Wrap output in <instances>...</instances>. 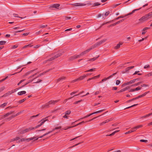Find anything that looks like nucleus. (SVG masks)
Listing matches in <instances>:
<instances>
[{
    "mask_svg": "<svg viewBox=\"0 0 152 152\" xmlns=\"http://www.w3.org/2000/svg\"><path fill=\"white\" fill-rule=\"evenodd\" d=\"M48 117H46L45 118L42 119V120H41V121L39 122H41L40 124H39L37 126H36L35 127H29V128L21 130L18 131V134H24L26 133L29 132L31 130L34 129H35L37 128L40 126H41L46 121H48V120L47 119Z\"/></svg>",
    "mask_w": 152,
    "mask_h": 152,
    "instance_id": "1",
    "label": "nucleus"
},
{
    "mask_svg": "<svg viewBox=\"0 0 152 152\" xmlns=\"http://www.w3.org/2000/svg\"><path fill=\"white\" fill-rule=\"evenodd\" d=\"M150 18L148 14L145 15L139 19L140 23H143Z\"/></svg>",
    "mask_w": 152,
    "mask_h": 152,
    "instance_id": "2",
    "label": "nucleus"
},
{
    "mask_svg": "<svg viewBox=\"0 0 152 152\" xmlns=\"http://www.w3.org/2000/svg\"><path fill=\"white\" fill-rule=\"evenodd\" d=\"M61 55V54L60 53H58L56 54L54 56L51 57V58L48 59L45 61H44V63H45L48 61H52L55 59L56 58H57L58 57L60 56Z\"/></svg>",
    "mask_w": 152,
    "mask_h": 152,
    "instance_id": "3",
    "label": "nucleus"
},
{
    "mask_svg": "<svg viewBox=\"0 0 152 152\" xmlns=\"http://www.w3.org/2000/svg\"><path fill=\"white\" fill-rule=\"evenodd\" d=\"M59 100H51L48 103H46L45 105V107H49V105L50 104H54L58 102Z\"/></svg>",
    "mask_w": 152,
    "mask_h": 152,
    "instance_id": "4",
    "label": "nucleus"
},
{
    "mask_svg": "<svg viewBox=\"0 0 152 152\" xmlns=\"http://www.w3.org/2000/svg\"><path fill=\"white\" fill-rule=\"evenodd\" d=\"M106 39H104L95 44L94 45L92 46L93 48L94 49L95 48H96V47H98V46L102 44L104 42L106 41Z\"/></svg>",
    "mask_w": 152,
    "mask_h": 152,
    "instance_id": "5",
    "label": "nucleus"
},
{
    "mask_svg": "<svg viewBox=\"0 0 152 152\" xmlns=\"http://www.w3.org/2000/svg\"><path fill=\"white\" fill-rule=\"evenodd\" d=\"M141 9V8H140L138 9H136L132 11V12H131L129 13H128L127 14H126L124 16L121 15V16H120L119 18H124L125 17L127 16H128L129 15H131L133 13H134L136 11H138V10H140Z\"/></svg>",
    "mask_w": 152,
    "mask_h": 152,
    "instance_id": "6",
    "label": "nucleus"
},
{
    "mask_svg": "<svg viewBox=\"0 0 152 152\" xmlns=\"http://www.w3.org/2000/svg\"><path fill=\"white\" fill-rule=\"evenodd\" d=\"M71 4L74 7H82L85 6L86 5L84 3H77L74 4Z\"/></svg>",
    "mask_w": 152,
    "mask_h": 152,
    "instance_id": "7",
    "label": "nucleus"
},
{
    "mask_svg": "<svg viewBox=\"0 0 152 152\" xmlns=\"http://www.w3.org/2000/svg\"><path fill=\"white\" fill-rule=\"evenodd\" d=\"M93 49L94 48H92V46H91V48H89V49L86 50L80 54L79 55L80 56H80H82L83 55H84L86 54L87 53H88L89 51H90L91 50H92V49Z\"/></svg>",
    "mask_w": 152,
    "mask_h": 152,
    "instance_id": "8",
    "label": "nucleus"
},
{
    "mask_svg": "<svg viewBox=\"0 0 152 152\" xmlns=\"http://www.w3.org/2000/svg\"><path fill=\"white\" fill-rule=\"evenodd\" d=\"M21 113V112H20L17 113L15 115H12L11 117L9 118H7L6 119V120L7 121H9L12 118H14L15 117L19 115Z\"/></svg>",
    "mask_w": 152,
    "mask_h": 152,
    "instance_id": "9",
    "label": "nucleus"
},
{
    "mask_svg": "<svg viewBox=\"0 0 152 152\" xmlns=\"http://www.w3.org/2000/svg\"><path fill=\"white\" fill-rule=\"evenodd\" d=\"M149 92V91L146 92L142 95H141L135 98H133L132 99L133 100H134L137 99L139 98L145 96L146 95V94H148Z\"/></svg>",
    "mask_w": 152,
    "mask_h": 152,
    "instance_id": "10",
    "label": "nucleus"
},
{
    "mask_svg": "<svg viewBox=\"0 0 152 152\" xmlns=\"http://www.w3.org/2000/svg\"><path fill=\"white\" fill-rule=\"evenodd\" d=\"M52 70V68L50 69H48L46 70L45 71H44V72H43L42 73H41L37 77H36L35 78H37L38 77H39L41 76H42V75H44L46 73L48 72H49L50 71H51V70Z\"/></svg>",
    "mask_w": 152,
    "mask_h": 152,
    "instance_id": "11",
    "label": "nucleus"
},
{
    "mask_svg": "<svg viewBox=\"0 0 152 152\" xmlns=\"http://www.w3.org/2000/svg\"><path fill=\"white\" fill-rule=\"evenodd\" d=\"M79 57H80V56H79V55H75L73 56H72L70 57L69 58V60L70 61H72L75 59H76L77 58H79Z\"/></svg>",
    "mask_w": 152,
    "mask_h": 152,
    "instance_id": "12",
    "label": "nucleus"
},
{
    "mask_svg": "<svg viewBox=\"0 0 152 152\" xmlns=\"http://www.w3.org/2000/svg\"><path fill=\"white\" fill-rule=\"evenodd\" d=\"M116 72L113 73V74H112L110 76H109L108 77H107L106 78H104L102 80V82H104L105 81H106L107 80V79H109L110 78L112 77L113 76L115 75L116 74Z\"/></svg>",
    "mask_w": 152,
    "mask_h": 152,
    "instance_id": "13",
    "label": "nucleus"
},
{
    "mask_svg": "<svg viewBox=\"0 0 152 152\" xmlns=\"http://www.w3.org/2000/svg\"><path fill=\"white\" fill-rule=\"evenodd\" d=\"M60 6L59 4H55L51 5L50 7V8H55L56 9H58L59 7Z\"/></svg>",
    "mask_w": 152,
    "mask_h": 152,
    "instance_id": "14",
    "label": "nucleus"
},
{
    "mask_svg": "<svg viewBox=\"0 0 152 152\" xmlns=\"http://www.w3.org/2000/svg\"><path fill=\"white\" fill-rule=\"evenodd\" d=\"M123 42H120L117 45L114 47V49H117L120 48L121 45L123 44Z\"/></svg>",
    "mask_w": 152,
    "mask_h": 152,
    "instance_id": "15",
    "label": "nucleus"
},
{
    "mask_svg": "<svg viewBox=\"0 0 152 152\" xmlns=\"http://www.w3.org/2000/svg\"><path fill=\"white\" fill-rule=\"evenodd\" d=\"M124 20V19H122V20H119V21H118L116 23H113V24L110 25V26H115L116 25L119 23L121 22H123Z\"/></svg>",
    "mask_w": 152,
    "mask_h": 152,
    "instance_id": "16",
    "label": "nucleus"
},
{
    "mask_svg": "<svg viewBox=\"0 0 152 152\" xmlns=\"http://www.w3.org/2000/svg\"><path fill=\"white\" fill-rule=\"evenodd\" d=\"M66 78V77H61L59 78L57 80V82L58 83L60 81H62L63 80H65Z\"/></svg>",
    "mask_w": 152,
    "mask_h": 152,
    "instance_id": "17",
    "label": "nucleus"
},
{
    "mask_svg": "<svg viewBox=\"0 0 152 152\" xmlns=\"http://www.w3.org/2000/svg\"><path fill=\"white\" fill-rule=\"evenodd\" d=\"M129 87H126L125 88H124L120 90V91L117 92L118 93H119L120 92H123L125 91L126 90H127L129 88Z\"/></svg>",
    "mask_w": 152,
    "mask_h": 152,
    "instance_id": "18",
    "label": "nucleus"
},
{
    "mask_svg": "<svg viewBox=\"0 0 152 152\" xmlns=\"http://www.w3.org/2000/svg\"><path fill=\"white\" fill-rule=\"evenodd\" d=\"M143 127L142 125H139L138 126H134L133 128V129H134L135 131H136V130H137V129H139L140 128H142Z\"/></svg>",
    "mask_w": 152,
    "mask_h": 152,
    "instance_id": "19",
    "label": "nucleus"
},
{
    "mask_svg": "<svg viewBox=\"0 0 152 152\" xmlns=\"http://www.w3.org/2000/svg\"><path fill=\"white\" fill-rule=\"evenodd\" d=\"M92 115V114H91H91H89V115H86V116H84V117H83V118H81L80 119H79L78 120H77V121H75V122H74L72 123V124H73L75 122H77V121H80V120H81V119H84V118H87V117H88L90 116V115Z\"/></svg>",
    "mask_w": 152,
    "mask_h": 152,
    "instance_id": "20",
    "label": "nucleus"
},
{
    "mask_svg": "<svg viewBox=\"0 0 152 152\" xmlns=\"http://www.w3.org/2000/svg\"><path fill=\"white\" fill-rule=\"evenodd\" d=\"M152 115V113H149V114H148L146 115H145L144 116H143L141 117L140 118H145L149 117V116H150L151 115Z\"/></svg>",
    "mask_w": 152,
    "mask_h": 152,
    "instance_id": "21",
    "label": "nucleus"
},
{
    "mask_svg": "<svg viewBox=\"0 0 152 152\" xmlns=\"http://www.w3.org/2000/svg\"><path fill=\"white\" fill-rule=\"evenodd\" d=\"M135 132V131L134 129H133V128H132L131 129V130L129 131L126 132H125V134H128L130 133H132V132Z\"/></svg>",
    "mask_w": 152,
    "mask_h": 152,
    "instance_id": "22",
    "label": "nucleus"
},
{
    "mask_svg": "<svg viewBox=\"0 0 152 152\" xmlns=\"http://www.w3.org/2000/svg\"><path fill=\"white\" fill-rule=\"evenodd\" d=\"M138 80L139 79L138 78L132 80H131L129 82V84H131L134 83L136 80Z\"/></svg>",
    "mask_w": 152,
    "mask_h": 152,
    "instance_id": "23",
    "label": "nucleus"
},
{
    "mask_svg": "<svg viewBox=\"0 0 152 152\" xmlns=\"http://www.w3.org/2000/svg\"><path fill=\"white\" fill-rule=\"evenodd\" d=\"M26 93V92L25 91H22L19 92L18 93V94L19 95H21L23 94H25Z\"/></svg>",
    "mask_w": 152,
    "mask_h": 152,
    "instance_id": "24",
    "label": "nucleus"
},
{
    "mask_svg": "<svg viewBox=\"0 0 152 152\" xmlns=\"http://www.w3.org/2000/svg\"><path fill=\"white\" fill-rule=\"evenodd\" d=\"M86 77V75H84L83 76H81L80 77L78 78L79 81L83 80Z\"/></svg>",
    "mask_w": 152,
    "mask_h": 152,
    "instance_id": "25",
    "label": "nucleus"
},
{
    "mask_svg": "<svg viewBox=\"0 0 152 152\" xmlns=\"http://www.w3.org/2000/svg\"><path fill=\"white\" fill-rule=\"evenodd\" d=\"M14 111H11L9 113H8L4 115V116H6V117H7L9 115L13 113H14Z\"/></svg>",
    "mask_w": 152,
    "mask_h": 152,
    "instance_id": "26",
    "label": "nucleus"
},
{
    "mask_svg": "<svg viewBox=\"0 0 152 152\" xmlns=\"http://www.w3.org/2000/svg\"><path fill=\"white\" fill-rule=\"evenodd\" d=\"M119 131V130H116V131H115L114 132H113L112 134H111L109 135H107L106 136H112L113 135L116 133L118 132Z\"/></svg>",
    "mask_w": 152,
    "mask_h": 152,
    "instance_id": "27",
    "label": "nucleus"
},
{
    "mask_svg": "<svg viewBox=\"0 0 152 152\" xmlns=\"http://www.w3.org/2000/svg\"><path fill=\"white\" fill-rule=\"evenodd\" d=\"M7 103H3V104H1L0 105V107L1 108H4L7 105Z\"/></svg>",
    "mask_w": 152,
    "mask_h": 152,
    "instance_id": "28",
    "label": "nucleus"
},
{
    "mask_svg": "<svg viewBox=\"0 0 152 152\" xmlns=\"http://www.w3.org/2000/svg\"><path fill=\"white\" fill-rule=\"evenodd\" d=\"M110 12L109 11H107V12H106L104 14V17L103 18L104 19L108 15L110 14Z\"/></svg>",
    "mask_w": 152,
    "mask_h": 152,
    "instance_id": "29",
    "label": "nucleus"
},
{
    "mask_svg": "<svg viewBox=\"0 0 152 152\" xmlns=\"http://www.w3.org/2000/svg\"><path fill=\"white\" fill-rule=\"evenodd\" d=\"M33 80H29V81L28 82H27L24 85H23L22 86H21L19 88V89H20L22 88H23V87L25 86H26V85L28 84V83H30V82H31Z\"/></svg>",
    "mask_w": 152,
    "mask_h": 152,
    "instance_id": "30",
    "label": "nucleus"
},
{
    "mask_svg": "<svg viewBox=\"0 0 152 152\" xmlns=\"http://www.w3.org/2000/svg\"><path fill=\"white\" fill-rule=\"evenodd\" d=\"M101 5V4L98 2H95L94 3L93 5V7H95V6H99V5Z\"/></svg>",
    "mask_w": 152,
    "mask_h": 152,
    "instance_id": "31",
    "label": "nucleus"
},
{
    "mask_svg": "<svg viewBox=\"0 0 152 152\" xmlns=\"http://www.w3.org/2000/svg\"><path fill=\"white\" fill-rule=\"evenodd\" d=\"M95 69H96V68H92V69H90L89 70L85 71V72H93V71H94L95 70Z\"/></svg>",
    "mask_w": 152,
    "mask_h": 152,
    "instance_id": "32",
    "label": "nucleus"
},
{
    "mask_svg": "<svg viewBox=\"0 0 152 152\" xmlns=\"http://www.w3.org/2000/svg\"><path fill=\"white\" fill-rule=\"evenodd\" d=\"M72 127H73V126H70L66 127H65L64 128H62L61 129V130H66L68 129H69L71 128H72Z\"/></svg>",
    "mask_w": 152,
    "mask_h": 152,
    "instance_id": "33",
    "label": "nucleus"
},
{
    "mask_svg": "<svg viewBox=\"0 0 152 152\" xmlns=\"http://www.w3.org/2000/svg\"><path fill=\"white\" fill-rule=\"evenodd\" d=\"M6 43V41H0V45H4Z\"/></svg>",
    "mask_w": 152,
    "mask_h": 152,
    "instance_id": "34",
    "label": "nucleus"
},
{
    "mask_svg": "<svg viewBox=\"0 0 152 152\" xmlns=\"http://www.w3.org/2000/svg\"><path fill=\"white\" fill-rule=\"evenodd\" d=\"M35 69H33V70H31V71H30L28 72H27V73L26 74V76H27V75H28L29 74H30L31 73H32V72H33V71H34L35 70Z\"/></svg>",
    "mask_w": 152,
    "mask_h": 152,
    "instance_id": "35",
    "label": "nucleus"
},
{
    "mask_svg": "<svg viewBox=\"0 0 152 152\" xmlns=\"http://www.w3.org/2000/svg\"><path fill=\"white\" fill-rule=\"evenodd\" d=\"M48 25H40L39 26V28H44L46 27Z\"/></svg>",
    "mask_w": 152,
    "mask_h": 152,
    "instance_id": "36",
    "label": "nucleus"
},
{
    "mask_svg": "<svg viewBox=\"0 0 152 152\" xmlns=\"http://www.w3.org/2000/svg\"><path fill=\"white\" fill-rule=\"evenodd\" d=\"M40 115V113H38L37 115H33L32 116H31L30 117L31 119H32L33 118L36 117L37 116H38L39 115Z\"/></svg>",
    "mask_w": 152,
    "mask_h": 152,
    "instance_id": "37",
    "label": "nucleus"
},
{
    "mask_svg": "<svg viewBox=\"0 0 152 152\" xmlns=\"http://www.w3.org/2000/svg\"><path fill=\"white\" fill-rule=\"evenodd\" d=\"M102 115H99V116H97V117H95L94 118H93L92 119H91V120H89L88 121H87L86 122H90V121H92V120H94V119L97 118L99 117L100 116H101Z\"/></svg>",
    "mask_w": 152,
    "mask_h": 152,
    "instance_id": "38",
    "label": "nucleus"
},
{
    "mask_svg": "<svg viewBox=\"0 0 152 152\" xmlns=\"http://www.w3.org/2000/svg\"><path fill=\"white\" fill-rule=\"evenodd\" d=\"M26 141V138H23L20 140L18 141V142H23Z\"/></svg>",
    "mask_w": 152,
    "mask_h": 152,
    "instance_id": "39",
    "label": "nucleus"
},
{
    "mask_svg": "<svg viewBox=\"0 0 152 152\" xmlns=\"http://www.w3.org/2000/svg\"><path fill=\"white\" fill-rule=\"evenodd\" d=\"M13 15L14 17L19 18H20L21 19H23V18L22 17H19V16L17 14H14Z\"/></svg>",
    "mask_w": 152,
    "mask_h": 152,
    "instance_id": "40",
    "label": "nucleus"
},
{
    "mask_svg": "<svg viewBox=\"0 0 152 152\" xmlns=\"http://www.w3.org/2000/svg\"><path fill=\"white\" fill-rule=\"evenodd\" d=\"M99 57V56H98L97 57H94L93 58H91V61H94L96 59Z\"/></svg>",
    "mask_w": 152,
    "mask_h": 152,
    "instance_id": "41",
    "label": "nucleus"
},
{
    "mask_svg": "<svg viewBox=\"0 0 152 152\" xmlns=\"http://www.w3.org/2000/svg\"><path fill=\"white\" fill-rule=\"evenodd\" d=\"M26 100V99H23L21 100H20L18 101V103L21 104L25 101Z\"/></svg>",
    "mask_w": 152,
    "mask_h": 152,
    "instance_id": "42",
    "label": "nucleus"
},
{
    "mask_svg": "<svg viewBox=\"0 0 152 152\" xmlns=\"http://www.w3.org/2000/svg\"><path fill=\"white\" fill-rule=\"evenodd\" d=\"M71 111L70 110H68L65 113V114L67 115H69L71 113Z\"/></svg>",
    "mask_w": 152,
    "mask_h": 152,
    "instance_id": "43",
    "label": "nucleus"
},
{
    "mask_svg": "<svg viewBox=\"0 0 152 152\" xmlns=\"http://www.w3.org/2000/svg\"><path fill=\"white\" fill-rule=\"evenodd\" d=\"M142 83V82H138L137 83H135L134 85H133L132 86H137L139 85L140 84H141Z\"/></svg>",
    "mask_w": 152,
    "mask_h": 152,
    "instance_id": "44",
    "label": "nucleus"
},
{
    "mask_svg": "<svg viewBox=\"0 0 152 152\" xmlns=\"http://www.w3.org/2000/svg\"><path fill=\"white\" fill-rule=\"evenodd\" d=\"M134 67V66H131L128 67L126 68V69L127 70H129V69H130L133 68Z\"/></svg>",
    "mask_w": 152,
    "mask_h": 152,
    "instance_id": "45",
    "label": "nucleus"
},
{
    "mask_svg": "<svg viewBox=\"0 0 152 152\" xmlns=\"http://www.w3.org/2000/svg\"><path fill=\"white\" fill-rule=\"evenodd\" d=\"M35 137H31L29 138L26 139V141H29L31 140H33L34 139Z\"/></svg>",
    "mask_w": 152,
    "mask_h": 152,
    "instance_id": "46",
    "label": "nucleus"
},
{
    "mask_svg": "<svg viewBox=\"0 0 152 152\" xmlns=\"http://www.w3.org/2000/svg\"><path fill=\"white\" fill-rule=\"evenodd\" d=\"M61 126H58V127H55V128L53 129H52V131H54L55 130H56V129H61Z\"/></svg>",
    "mask_w": 152,
    "mask_h": 152,
    "instance_id": "47",
    "label": "nucleus"
},
{
    "mask_svg": "<svg viewBox=\"0 0 152 152\" xmlns=\"http://www.w3.org/2000/svg\"><path fill=\"white\" fill-rule=\"evenodd\" d=\"M74 96H73V97H70V98H69V99H65L64 101V102H63V103H66V102L68 101V100L69 99L71 98H72V97H73Z\"/></svg>",
    "mask_w": 152,
    "mask_h": 152,
    "instance_id": "48",
    "label": "nucleus"
},
{
    "mask_svg": "<svg viewBox=\"0 0 152 152\" xmlns=\"http://www.w3.org/2000/svg\"><path fill=\"white\" fill-rule=\"evenodd\" d=\"M32 46H33L32 45H31V44H28V45H25L23 47V48H27V47H31Z\"/></svg>",
    "mask_w": 152,
    "mask_h": 152,
    "instance_id": "49",
    "label": "nucleus"
},
{
    "mask_svg": "<svg viewBox=\"0 0 152 152\" xmlns=\"http://www.w3.org/2000/svg\"><path fill=\"white\" fill-rule=\"evenodd\" d=\"M96 77H95V76H94V77H93L91 78H89V79H88V81L89 80H93V79H96Z\"/></svg>",
    "mask_w": 152,
    "mask_h": 152,
    "instance_id": "50",
    "label": "nucleus"
},
{
    "mask_svg": "<svg viewBox=\"0 0 152 152\" xmlns=\"http://www.w3.org/2000/svg\"><path fill=\"white\" fill-rule=\"evenodd\" d=\"M38 72L35 73L34 74H33V75H32L31 76L29 77L28 78V79H29L31 78V77H34L35 75H36L38 73Z\"/></svg>",
    "mask_w": 152,
    "mask_h": 152,
    "instance_id": "51",
    "label": "nucleus"
},
{
    "mask_svg": "<svg viewBox=\"0 0 152 152\" xmlns=\"http://www.w3.org/2000/svg\"><path fill=\"white\" fill-rule=\"evenodd\" d=\"M138 104H134L132 105L131 106H129V107H127L125 109H129V108L131 107H133L134 106H135L136 105H137Z\"/></svg>",
    "mask_w": 152,
    "mask_h": 152,
    "instance_id": "52",
    "label": "nucleus"
},
{
    "mask_svg": "<svg viewBox=\"0 0 152 152\" xmlns=\"http://www.w3.org/2000/svg\"><path fill=\"white\" fill-rule=\"evenodd\" d=\"M25 80V79H23L21 80L20 82L18 84V85L19 86L22 82H23Z\"/></svg>",
    "mask_w": 152,
    "mask_h": 152,
    "instance_id": "53",
    "label": "nucleus"
},
{
    "mask_svg": "<svg viewBox=\"0 0 152 152\" xmlns=\"http://www.w3.org/2000/svg\"><path fill=\"white\" fill-rule=\"evenodd\" d=\"M141 87H138L134 89V91L139 90L141 89Z\"/></svg>",
    "mask_w": 152,
    "mask_h": 152,
    "instance_id": "54",
    "label": "nucleus"
},
{
    "mask_svg": "<svg viewBox=\"0 0 152 152\" xmlns=\"http://www.w3.org/2000/svg\"><path fill=\"white\" fill-rule=\"evenodd\" d=\"M77 81H79L78 78L72 80L71 81V83H75V82H76Z\"/></svg>",
    "mask_w": 152,
    "mask_h": 152,
    "instance_id": "55",
    "label": "nucleus"
},
{
    "mask_svg": "<svg viewBox=\"0 0 152 152\" xmlns=\"http://www.w3.org/2000/svg\"><path fill=\"white\" fill-rule=\"evenodd\" d=\"M120 82L121 81H120V80H117L116 81V85H118L120 83Z\"/></svg>",
    "mask_w": 152,
    "mask_h": 152,
    "instance_id": "56",
    "label": "nucleus"
},
{
    "mask_svg": "<svg viewBox=\"0 0 152 152\" xmlns=\"http://www.w3.org/2000/svg\"><path fill=\"white\" fill-rule=\"evenodd\" d=\"M145 76H147L148 77H150L152 76V72L148 73L147 75H146Z\"/></svg>",
    "mask_w": 152,
    "mask_h": 152,
    "instance_id": "57",
    "label": "nucleus"
},
{
    "mask_svg": "<svg viewBox=\"0 0 152 152\" xmlns=\"http://www.w3.org/2000/svg\"><path fill=\"white\" fill-rule=\"evenodd\" d=\"M150 67V65L149 64L145 65L144 66V69H146V68H149Z\"/></svg>",
    "mask_w": 152,
    "mask_h": 152,
    "instance_id": "58",
    "label": "nucleus"
},
{
    "mask_svg": "<svg viewBox=\"0 0 152 152\" xmlns=\"http://www.w3.org/2000/svg\"><path fill=\"white\" fill-rule=\"evenodd\" d=\"M149 28H150L149 27H145V28H144L143 29L142 31H146V30H147V29H149Z\"/></svg>",
    "mask_w": 152,
    "mask_h": 152,
    "instance_id": "59",
    "label": "nucleus"
},
{
    "mask_svg": "<svg viewBox=\"0 0 152 152\" xmlns=\"http://www.w3.org/2000/svg\"><path fill=\"white\" fill-rule=\"evenodd\" d=\"M140 141L142 142H147L148 141L147 140H141Z\"/></svg>",
    "mask_w": 152,
    "mask_h": 152,
    "instance_id": "60",
    "label": "nucleus"
},
{
    "mask_svg": "<svg viewBox=\"0 0 152 152\" xmlns=\"http://www.w3.org/2000/svg\"><path fill=\"white\" fill-rule=\"evenodd\" d=\"M13 93V91H9L8 92H7L8 95H10L11 94H12V93Z\"/></svg>",
    "mask_w": 152,
    "mask_h": 152,
    "instance_id": "61",
    "label": "nucleus"
},
{
    "mask_svg": "<svg viewBox=\"0 0 152 152\" xmlns=\"http://www.w3.org/2000/svg\"><path fill=\"white\" fill-rule=\"evenodd\" d=\"M129 84V82H127L126 83H125L123 84L122 86H126V85H128Z\"/></svg>",
    "mask_w": 152,
    "mask_h": 152,
    "instance_id": "62",
    "label": "nucleus"
},
{
    "mask_svg": "<svg viewBox=\"0 0 152 152\" xmlns=\"http://www.w3.org/2000/svg\"><path fill=\"white\" fill-rule=\"evenodd\" d=\"M77 92H78V91H75L73 92H72L71 93L70 95H72L74 94H76Z\"/></svg>",
    "mask_w": 152,
    "mask_h": 152,
    "instance_id": "63",
    "label": "nucleus"
},
{
    "mask_svg": "<svg viewBox=\"0 0 152 152\" xmlns=\"http://www.w3.org/2000/svg\"><path fill=\"white\" fill-rule=\"evenodd\" d=\"M148 14L150 18L152 16V12H150Z\"/></svg>",
    "mask_w": 152,
    "mask_h": 152,
    "instance_id": "64",
    "label": "nucleus"
}]
</instances>
